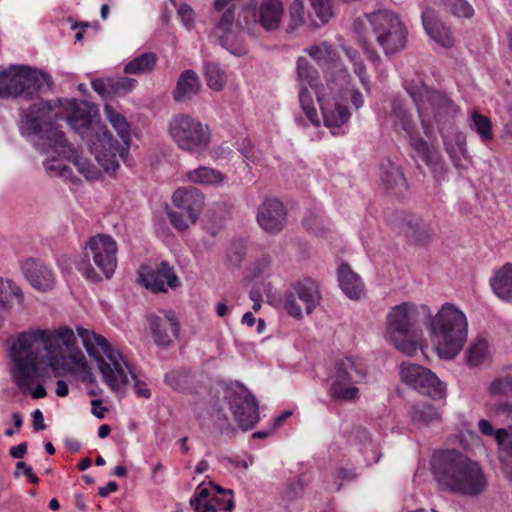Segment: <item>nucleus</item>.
I'll return each mask as SVG.
<instances>
[{"mask_svg": "<svg viewBox=\"0 0 512 512\" xmlns=\"http://www.w3.org/2000/svg\"><path fill=\"white\" fill-rule=\"evenodd\" d=\"M353 69L354 73L359 77V80L361 84L363 85L364 89L369 92L370 90V79L369 75L367 73L366 67L362 60H359L355 63H353Z\"/></svg>", "mask_w": 512, "mask_h": 512, "instance_id": "60", "label": "nucleus"}, {"mask_svg": "<svg viewBox=\"0 0 512 512\" xmlns=\"http://www.w3.org/2000/svg\"><path fill=\"white\" fill-rule=\"evenodd\" d=\"M411 419L414 423L424 425L431 424L440 420V413L428 402L415 404L410 411Z\"/></svg>", "mask_w": 512, "mask_h": 512, "instance_id": "38", "label": "nucleus"}, {"mask_svg": "<svg viewBox=\"0 0 512 512\" xmlns=\"http://www.w3.org/2000/svg\"><path fill=\"white\" fill-rule=\"evenodd\" d=\"M400 377L403 383L433 400L446 398L447 387L430 369L414 363H402Z\"/></svg>", "mask_w": 512, "mask_h": 512, "instance_id": "15", "label": "nucleus"}, {"mask_svg": "<svg viewBox=\"0 0 512 512\" xmlns=\"http://www.w3.org/2000/svg\"><path fill=\"white\" fill-rule=\"evenodd\" d=\"M338 282L341 290L350 299H359L364 285L348 264L343 263L338 268Z\"/></svg>", "mask_w": 512, "mask_h": 512, "instance_id": "32", "label": "nucleus"}, {"mask_svg": "<svg viewBox=\"0 0 512 512\" xmlns=\"http://www.w3.org/2000/svg\"><path fill=\"white\" fill-rule=\"evenodd\" d=\"M470 127L477 132L483 142H488L493 139L492 122L490 118L482 115L477 110L471 113Z\"/></svg>", "mask_w": 512, "mask_h": 512, "instance_id": "41", "label": "nucleus"}, {"mask_svg": "<svg viewBox=\"0 0 512 512\" xmlns=\"http://www.w3.org/2000/svg\"><path fill=\"white\" fill-rule=\"evenodd\" d=\"M104 113L112 127L121 138L123 145H121L116 139L113 138V144L118 148L116 161L119 164L120 159H124L128 154L129 146L131 142V129L127 119L116 111L112 106L106 104L104 107Z\"/></svg>", "mask_w": 512, "mask_h": 512, "instance_id": "23", "label": "nucleus"}, {"mask_svg": "<svg viewBox=\"0 0 512 512\" xmlns=\"http://www.w3.org/2000/svg\"><path fill=\"white\" fill-rule=\"evenodd\" d=\"M217 494L213 496V504L216 510L231 512L234 508L233 493L231 490H225L218 485H212Z\"/></svg>", "mask_w": 512, "mask_h": 512, "instance_id": "49", "label": "nucleus"}, {"mask_svg": "<svg viewBox=\"0 0 512 512\" xmlns=\"http://www.w3.org/2000/svg\"><path fill=\"white\" fill-rule=\"evenodd\" d=\"M376 41L387 56L401 52L407 43V29L392 11L378 10L368 16Z\"/></svg>", "mask_w": 512, "mask_h": 512, "instance_id": "13", "label": "nucleus"}, {"mask_svg": "<svg viewBox=\"0 0 512 512\" xmlns=\"http://www.w3.org/2000/svg\"><path fill=\"white\" fill-rule=\"evenodd\" d=\"M311 7L323 24L332 17V8L329 0H310Z\"/></svg>", "mask_w": 512, "mask_h": 512, "instance_id": "55", "label": "nucleus"}, {"mask_svg": "<svg viewBox=\"0 0 512 512\" xmlns=\"http://www.w3.org/2000/svg\"><path fill=\"white\" fill-rule=\"evenodd\" d=\"M212 500L213 496H211L210 489L202 483L196 488L193 497L190 499V505L194 511H199L202 501Z\"/></svg>", "mask_w": 512, "mask_h": 512, "instance_id": "58", "label": "nucleus"}, {"mask_svg": "<svg viewBox=\"0 0 512 512\" xmlns=\"http://www.w3.org/2000/svg\"><path fill=\"white\" fill-rule=\"evenodd\" d=\"M289 23L287 32L293 33L304 24V3L302 0H293L289 7Z\"/></svg>", "mask_w": 512, "mask_h": 512, "instance_id": "47", "label": "nucleus"}, {"mask_svg": "<svg viewBox=\"0 0 512 512\" xmlns=\"http://www.w3.org/2000/svg\"><path fill=\"white\" fill-rule=\"evenodd\" d=\"M157 62V56L153 52H145L129 61L124 66V73L126 74H147L150 73Z\"/></svg>", "mask_w": 512, "mask_h": 512, "instance_id": "37", "label": "nucleus"}, {"mask_svg": "<svg viewBox=\"0 0 512 512\" xmlns=\"http://www.w3.org/2000/svg\"><path fill=\"white\" fill-rule=\"evenodd\" d=\"M421 19L424 30L432 40L444 48H451L454 45L451 29L440 20L435 9L424 6Z\"/></svg>", "mask_w": 512, "mask_h": 512, "instance_id": "22", "label": "nucleus"}, {"mask_svg": "<svg viewBox=\"0 0 512 512\" xmlns=\"http://www.w3.org/2000/svg\"><path fill=\"white\" fill-rule=\"evenodd\" d=\"M305 489V483L301 478L293 479L286 483L283 488L281 497L284 501L292 502L300 498Z\"/></svg>", "mask_w": 512, "mask_h": 512, "instance_id": "51", "label": "nucleus"}, {"mask_svg": "<svg viewBox=\"0 0 512 512\" xmlns=\"http://www.w3.org/2000/svg\"><path fill=\"white\" fill-rule=\"evenodd\" d=\"M441 5L447 12L455 17L471 18L474 15V9L466 0H441Z\"/></svg>", "mask_w": 512, "mask_h": 512, "instance_id": "44", "label": "nucleus"}, {"mask_svg": "<svg viewBox=\"0 0 512 512\" xmlns=\"http://www.w3.org/2000/svg\"><path fill=\"white\" fill-rule=\"evenodd\" d=\"M488 358V342L478 338L473 342L467 351L468 364L471 366L481 365Z\"/></svg>", "mask_w": 512, "mask_h": 512, "instance_id": "43", "label": "nucleus"}, {"mask_svg": "<svg viewBox=\"0 0 512 512\" xmlns=\"http://www.w3.org/2000/svg\"><path fill=\"white\" fill-rule=\"evenodd\" d=\"M50 88L47 74L26 65H13L0 72V98L34 99Z\"/></svg>", "mask_w": 512, "mask_h": 512, "instance_id": "8", "label": "nucleus"}, {"mask_svg": "<svg viewBox=\"0 0 512 512\" xmlns=\"http://www.w3.org/2000/svg\"><path fill=\"white\" fill-rule=\"evenodd\" d=\"M305 52H307L309 56L312 57L318 63L331 62L334 60V57L336 56L331 45H329L327 42H322L320 44H316L309 48H306Z\"/></svg>", "mask_w": 512, "mask_h": 512, "instance_id": "46", "label": "nucleus"}, {"mask_svg": "<svg viewBox=\"0 0 512 512\" xmlns=\"http://www.w3.org/2000/svg\"><path fill=\"white\" fill-rule=\"evenodd\" d=\"M77 332L87 354L96 360L103 381L112 391H120L128 383V375L124 370V367H127L134 380V390L137 396L146 399L151 397V390L147 384L137 378L120 352L113 349L105 337L84 328H78Z\"/></svg>", "mask_w": 512, "mask_h": 512, "instance_id": "5", "label": "nucleus"}, {"mask_svg": "<svg viewBox=\"0 0 512 512\" xmlns=\"http://www.w3.org/2000/svg\"><path fill=\"white\" fill-rule=\"evenodd\" d=\"M299 103L306 117L312 124H318V114L311 93L307 86H301L299 90Z\"/></svg>", "mask_w": 512, "mask_h": 512, "instance_id": "45", "label": "nucleus"}, {"mask_svg": "<svg viewBox=\"0 0 512 512\" xmlns=\"http://www.w3.org/2000/svg\"><path fill=\"white\" fill-rule=\"evenodd\" d=\"M245 257V249L242 243L235 242L227 250V261L233 267H238Z\"/></svg>", "mask_w": 512, "mask_h": 512, "instance_id": "57", "label": "nucleus"}, {"mask_svg": "<svg viewBox=\"0 0 512 512\" xmlns=\"http://www.w3.org/2000/svg\"><path fill=\"white\" fill-rule=\"evenodd\" d=\"M91 86L100 95L112 94V89L110 87V78L107 80L103 79H94L91 82Z\"/></svg>", "mask_w": 512, "mask_h": 512, "instance_id": "62", "label": "nucleus"}, {"mask_svg": "<svg viewBox=\"0 0 512 512\" xmlns=\"http://www.w3.org/2000/svg\"><path fill=\"white\" fill-rule=\"evenodd\" d=\"M21 122L19 130L22 135L41 134L42 151L48 152V148L59 156L73 162L78 172L87 180H95L100 176L99 169L88 159L79 155L78 151L71 147L61 130L52 125V118L56 116L48 102L32 105L28 109H20Z\"/></svg>", "mask_w": 512, "mask_h": 512, "instance_id": "3", "label": "nucleus"}, {"mask_svg": "<svg viewBox=\"0 0 512 512\" xmlns=\"http://www.w3.org/2000/svg\"><path fill=\"white\" fill-rule=\"evenodd\" d=\"M303 227L315 235L322 236L328 231L325 226L324 220L318 213L310 211L303 219Z\"/></svg>", "mask_w": 512, "mask_h": 512, "instance_id": "50", "label": "nucleus"}, {"mask_svg": "<svg viewBox=\"0 0 512 512\" xmlns=\"http://www.w3.org/2000/svg\"><path fill=\"white\" fill-rule=\"evenodd\" d=\"M207 85L214 91H220L227 82L226 72L218 63L207 62L204 66Z\"/></svg>", "mask_w": 512, "mask_h": 512, "instance_id": "40", "label": "nucleus"}, {"mask_svg": "<svg viewBox=\"0 0 512 512\" xmlns=\"http://www.w3.org/2000/svg\"><path fill=\"white\" fill-rule=\"evenodd\" d=\"M366 374V365L359 357H345L338 360L335 364L334 376L337 378L341 376L344 381L359 384L365 380Z\"/></svg>", "mask_w": 512, "mask_h": 512, "instance_id": "28", "label": "nucleus"}, {"mask_svg": "<svg viewBox=\"0 0 512 512\" xmlns=\"http://www.w3.org/2000/svg\"><path fill=\"white\" fill-rule=\"evenodd\" d=\"M390 224L407 238L419 244H426L430 241L433 230L429 223L415 214L396 212L392 215Z\"/></svg>", "mask_w": 512, "mask_h": 512, "instance_id": "18", "label": "nucleus"}, {"mask_svg": "<svg viewBox=\"0 0 512 512\" xmlns=\"http://www.w3.org/2000/svg\"><path fill=\"white\" fill-rule=\"evenodd\" d=\"M32 134H30L29 136H31ZM38 136V142H37V147L40 149L41 153H45V154H55V152H53L51 150V148H48V152H43L42 151V141L40 139V136L41 134H36ZM56 156H52L51 159H47L44 161V167L46 169L47 172L49 173H52V174H55V175H59V173L61 172L62 168L65 166V163L63 162V159H61L62 156H59L57 153H56Z\"/></svg>", "mask_w": 512, "mask_h": 512, "instance_id": "53", "label": "nucleus"}, {"mask_svg": "<svg viewBox=\"0 0 512 512\" xmlns=\"http://www.w3.org/2000/svg\"><path fill=\"white\" fill-rule=\"evenodd\" d=\"M381 182L387 192L403 197L408 190V183L400 166L391 161L381 165Z\"/></svg>", "mask_w": 512, "mask_h": 512, "instance_id": "26", "label": "nucleus"}, {"mask_svg": "<svg viewBox=\"0 0 512 512\" xmlns=\"http://www.w3.org/2000/svg\"><path fill=\"white\" fill-rule=\"evenodd\" d=\"M23 293L21 288L10 279L0 278V310L7 312L11 309L13 299L22 304Z\"/></svg>", "mask_w": 512, "mask_h": 512, "instance_id": "35", "label": "nucleus"}, {"mask_svg": "<svg viewBox=\"0 0 512 512\" xmlns=\"http://www.w3.org/2000/svg\"><path fill=\"white\" fill-rule=\"evenodd\" d=\"M235 19V5L228 7L220 19L218 20L214 34L217 35L219 44L227 49L231 54L241 56L246 54V49L241 45H235L230 43V39L233 37L231 28Z\"/></svg>", "mask_w": 512, "mask_h": 512, "instance_id": "25", "label": "nucleus"}, {"mask_svg": "<svg viewBox=\"0 0 512 512\" xmlns=\"http://www.w3.org/2000/svg\"><path fill=\"white\" fill-rule=\"evenodd\" d=\"M321 293L318 284L310 279L298 281L291 286L285 296L284 307L287 313L297 319L309 315L319 305Z\"/></svg>", "mask_w": 512, "mask_h": 512, "instance_id": "16", "label": "nucleus"}, {"mask_svg": "<svg viewBox=\"0 0 512 512\" xmlns=\"http://www.w3.org/2000/svg\"><path fill=\"white\" fill-rule=\"evenodd\" d=\"M164 382L172 389L184 392L189 388L191 375L185 369H177L166 373Z\"/></svg>", "mask_w": 512, "mask_h": 512, "instance_id": "42", "label": "nucleus"}, {"mask_svg": "<svg viewBox=\"0 0 512 512\" xmlns=\"http://www.w3.org/2000/svg\"><path fill=\"white\" fill-rule=\"evenodd\" d=\"M353 27L357 35V41L363 47L368 57L373 61L378 60L379 55L377 54V52L369 48L368 38L364 33V23L361 20L357 19L354 21Z\"/></svg>", "mask_w": 512, "mask_h": 512, "instance_id": "54", "label": "nucleus"}, {"mask_svg": "<svg viewBox=\"0 0 512 512\" xmlns=\"http://www.w3.org/2000/svg\"><path fill=\"white\" fill-rule=\"evenodd\" d=\"M76 337L69 327L58 330H28L21 332L11 347L14 363L13 380L20 390L29 388L40 377L42 367L49 366L55 376L59 370L72 371L67 357L77 366L87 364L80 350L74 351Z\"/></svg>", "mask_w": 512, "mask_h": 512, "instance_id": "1", "label": "nucleus"}, {"mask_svg": "<svg viewBox=\"0 0 512 512\" xmlns=\"http://www.w3.org/2000/svg\"><path fill=\"white\" fill-rule=\"evenodd\" d=\"M392 115L395 118L394 126L400 127L411 139L416 161H423L430 169L436 181L444 179L446 167L438 150L431 148L427 141L417 138L416 127L412 116L404 107L401 100L394 99L392 102Z\"/></svg>", "mask_w": 512, "mask_h": 512, "instance_id": "11", "label": "nucleus"}, {"mask_svg": "<svg viewBox=\"0 0 512 512\" xmlns=\"http://www.w3.org/2000/svg\"><path fill=\"white\" fill-rule=\"evenodd\" d=\"M427 319V326L437 354L442 359H453L464 347L468 335V321L465 314L453 303L446 302L433 315L430 308L420 305Z\"/></svg>", "mask_w": 512, "mask_h": 512, "instance_id": "6", "label": "nucleus"}, {"mask_svg": "<svg viewBox=\"0 0 512 512\" xmlns=\"http://www.w3.org/2000/svg\"><path fill=\"white\" fill-rule=\"evenodd\" d=\"M202 84L199 76L193 70H184L176 83L173 99L177 103L191 101L201 90Z\"/></svg>", "mask_w": 512, "mask_h": 512, "instance_id": "27", "label": "nucleus"}, {"mask_svg": "<svg viewBox=\"0 0 512 512\" xmlns=\"http://www.w3.org/2000/svg\"><path fill=\"white\" fill-rule=\"evenodd\" d=\"M297 76L300 87L302 85L311 88L317 87L319 73L305 57H299L297 59Z\"/></svg>", "mask_w": 512, "mask_h": 512, "instance_id": "39", "label": "nucleus"}, {"mask_svg": "<svg viewBox=\"0 0 512 512\" xmlns=\"http://www.w3.org/2000/svg\"><path fill=\"white\" fill-rule=\"evenodd\" d=\"M22 470V473L27 476L29 478V480L33 483V484H38L39 483V478L38 476L33 472V469L31 466L27 465L25 462L23 461H19L16 463V470L14 472V476L15 477H19L20 473L19 471Z\"/></svg>", "mask_w": 512, "mask_h": 512, "instance_id": "61", "label": "nucleus"}, {"mask_svg": "<svg viewBox=\"0 0 512 512\" xmlns=\"http://www.w3.org/2000/svg\"><path fill=\"white\" fill-rule=\"evenodd\" d=\"M325 126L339 128L350 119V112L347 106L335 103L333 107H321Z\"/></svg>", "mask_w": 512, "mask_h": 512, "instance_id": "36", "label": "nucleus"}, {"mask_svg": "<svg viewBox=\"0 0 512 512\" xmlns=\"http://www.w3.org/2000/svg\"><path fill=\"white\" fill-rule=\"evenodd\" d=\"M495 295L506 302H512V263L504 264L490 279Z\"/></svg>", "mask_w": 512, "mask_h": 512, "instance_id": "30", "label": "nucleus"}, {"mask_svg": "<svg viewBox=\"0 0 512 512\" xmlns=\"http://www.w3.org/2000/svg\"><path fill=\"white\" fill-rule=\"evenodd\" d=\"M488 392L492 397L512 396V374L494 379L488 387Z\"/></svg>", "mask_w": 512, "mask_h": 512, "instance_id": "48", "label": "nucleus"}, {"mask_svg": "<svg viewBox=\"0 0 512 512\" xmlns=\"http://www.w3.org/2000/svg\"><path fill=\"white\" fill-rule=\"evenodd\" d=\"M172 208H167L171 225L184 231L194 224L204 207V194L195 187H180L172 195Z\"/></svg>", "mask_w": 512, "mask_h": 512, "instance_id": "14", "label": "nucleus"}, {"mask_svg": "<svg viewBox=\"0 0 512 512\" xmlns=\"http://www.w3.org/2000/svg\"><path fill=\"white\" fill-rule=\"evenodd\" d=\"M177 13L185 25H188L193 20V10L186 3L179 6Z\"/></svg>", "mask_w": 512, "mask_h": 512, "instance_id": "64", "label": "nucleus"}, {"mask_svg": "<svg viewBox=\"0 0 512 512\" xmlns=\"http://www.w3.org/2000/svg\"><path fill=\"white\" fill-rule=\"evenodd\" d=\"M117 252V243L110 235L99 233L90 237L83 248L82 270L86 278L93 282L102 279L92 267L91 260L106 279L111 278L117 267Z\"/></svg>", "mask_w": 512, "mask_h": 512, "instance_id": "10", "label": "nucleus"}, {"mask_svg": "<svg viewBox=\"0 0 512 512\" xmlns=\"http://www.w3.org/2000/svg\"><path fill=\"white\" fill-rule=\"evenodd\" d=\"M139 281L154 293L166 292L167 288L175 289L180 282L177 275L167 262H161L155 269L139 272Z\"/></svg>", "mask_w": 512, "mask_h": 512, "instance_id": "20", "label": "nucleus"}, {"mask_svg": "<svg viewBox=\"0 0 512 512\" xmlns=\"http://www.w3.org/2000/svg\"><path fill=\"white\" fill-rule=\"evenodd\" d=\"M137 81L130 77L110 78L112 94L121 96L131 92L137 85Z\"/></svg>", "mask_w": 512, "mask_h": 512, "instance_id": "52", "label": "nucleus"}, {"mask_svg": "<svg viewBox=\"0 0 512 512\" xmlns=\"http://www.w3.org/2000/svg\"><path fill=\"white\" fill-rule=\"evenodd\" d=\"M495 439L500 448L502 470L506 478L512 482V425L496 430Z\"/></svg>", "mask_w": 512, "mask_h": 512, "instance_id": "31", "label": "nucleus"}, {"mask_svg": "<svg viewBox=\"0 0 512 512\" xmlns=\"http://www.w3.org/2000/svg\"><path fill=\"white\" fill-rule=\"evenodd\" d=\"M42 101H39L41 103ZM44 103L46 101H43ZM53 108L56 116L51 120L52 125L58 130L57 121L64 119L65 116L56 111L49 101H47ZM38 104V102H35ZM34 105V103H33ZM70 114L66 116V120L70 127L87 142V145L92 154H94L96 161L107 173H114L118 169L116 161L118 148L113 144V135L104 125L94 122L96 116V107L87 101L70 100L68 101ZM32 104L29 106V108Z\"/></svg>", "mask_w": 512, "mask_h": 512, "instance_id": "2", "label": "nucleus"}, {"mask_svg": "<svg viewBox=\"0 0 512 512\" xmlns=\"http://www.w3.org/2000/svg\"><path fill=\"white\" fill-rule=\"evenodd\" d=\"M420 313V306L404 302L393 307L387 315V330L391 341L408 356H413L418 350L420 330L416 323Z\"/></svg>", "mask_w": 512, "mask_h": 512, "instance_id": "9", "label": "nucleus"}, {"mask_svg": "<svg viewBox=\"0 0 512 512\" xmlns=\"http://www.w3.org/2000/svg\"><path fill=\"white\" fill-rule=\"evenodd\" d=\"M329 395L336 401L351 402L359 398V389L355 383L344 381L341 376H334Z\"/></svg>", "mask_w": 512, "mask_h": 512, "instance_id": "33", "label": "nucleus"}, {"mask_svg": "<svg viewBox=\"0 0 512 512\" xmlns=\"http://www.w3.org/2000/svg\"><path fill=\"white\" fill-rule=\"evenodd\" d=\"M76 372L83 383L93 384L96 382L95 376L87 364L81 365V367L76 369Z\"/></svg>", "mask_w": 512, "mask_h": 512, "instance_id": "63", "label": "nucleus"}, {"mask_svg": "<svg viewBox=\"0 0 512 512\" xmlns=\"http://www.w3.org/2000/svg\"><path fill=\"white\" fill-rule=\"evenodd\" d=\"M431 470L441 489L459 495L478 496L487 487L480 464L455 449L434 452Z\"/></svg>", "mask_w": 512, "mask_h": 512, "instance_id": "4", "label": "nucleus"}, {"mask_svg": "<svg viewBox=\"0 0 512 512\" xmlns=\"http://www.w3.org/2000/svg\"><path fill=\"white\" fill-rule=\"evenodd\" d=\"M405 90L417 108L426 135H429L434 122L439 130H443L458 113L457 106L446 94L429 88L421 80L407 83Z\"/></svg>", "mask_w": 512, "mask_h": 512, "instance_id": "7", "label": "nucleus"}, {"mask_svg": "<svg viewBox=\"0 0 512 512\" xmlns=\"http://www.w3.org/2000/svg\"><path fill=\"white\" fill-rule=\"evenodd\" d=\"M22 271L29 283L37 290L47 291L54 286L52 271L36 259H27L22 263Z\"/></svg>", "mask_w": 512, "mask_h": 512, "instance_id": "24", "label": "nucleus"}, {"mask_svg": "<svg viewBox=\"0 0 512 512\" xmlns=\"http://www.w3.org/2000/svg\"><path fill=\"white\" fill-rule=\"evenodd\" d=\"M490 414L494 417L503 418L512 422V403L508 401H497L490 407Z\"/></svg>", "mask_w": 512, "mask_h": 512, "instance_id": "56", "label": "nucleus"}, {"mask_svg": "<svg viewBox=\"0 0 512 512\" xmlns=\"http://www.w3.org/2000/svg\"><path fill=\"white\" fill-rule=\"evenodd\" d=\"M214 423L222 435L233 436L237 432L235 426L229 422L227 415L221 411L215 415Z\"/></svg>", "mask_w": 512, "mask_h": 512, "instance_id": "59", "label": "nucleus"}, {"mask_svg": "<svg viewBox=\"0 0 512 512\" xmlns=\"http://www.w3.org/2000/svg\"><path fill=\"white\" fill-rule=\"evenodd\" d=\"M257 222L267 233L277 234L286 225L287 210L281 201L266 199L258 207Z\"/></svg>", "mask_w": 512, "mask_h": 512, "instance_id": "19", "label": "nucleus"}, {"mask_svg": "<svg viewBox=\"0 0 512 512\" xmlns=\"http://www.w3.org/2000/svg\"><path fill=\"white\" fill-rule=\"evenodd\" d=\"M168 134L180 149L189 153L205 150L211 141L208 125L184 113L171 117L168 123Z\"/></svg>", "mask_w": 512, "mask_h": 512, "instance_id": "12", "label": "nucleus"}, {"mask_svg": "<svg viewBox=\"0 0 512 512\" xmlns=\"http://www.w3.org/2000/svg\"><path fill=\"white\" fill-rule=\"evenodd\" d=\"M229 409L239 428L251 430L259 421V405L255 396L245 387L232 390L227 396Z\"/></svg>", "mask_w": 512, "mask_h": 512, "instance_id": "17", "label": "nucleus"}, {"mask_svg": "<svg viewBox=\"0 0 512 512\" xmlns=\"http://www.w3.org/2000/svg\"><path fill=\"white\" fill-rule=\"evenodd\" d=\"M148 323L154 343L159 347L170 346L173 339L179 336V322L172 311L166 312L164 317L151 315Z\"/></svg>", "mask_w": 512, "mask_h": 512, "instance_id": "21", "label": "nucleus"}, {"mask_svg": "<svg viewBox=\"0 0 512 512\" xmlns=\"http://www.w3.org/2000/svg\"><path fill=\"white\" fill-rule=\"evenodd\" d=\"M284 7L280 0H262L258 9V22L266 31L280 27Z\"/></svg>", "mask_w": 512, "mask_h": 512, "instance_id": "29", "label": "nucleus"}, {"mask_svg": "<svg viewBox=\"0 0 512 512\" xmlns=\"http://www.w3.org/2000/svg\"><path fill=\"white\" fill-rule=\"evenodd\" d=\"M187 180L198 185H220L225 179V175L214 168L200 166L191 170L186 175Z\"/></svg>", "mask_w": 512, "mask_h": 512, "instance_id": "34", "label": "nucleus"}]
</instances>
